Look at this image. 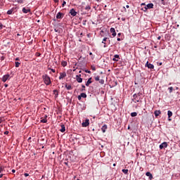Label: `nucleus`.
Returning a JSON list of instances; mask_svg holds the SVG:
<instances>
[{"label": "nucleus", "mask_w": 180, "mask_h": 180, "mask_svg": "<svg viewBox=\"0 0 180 180\" xmlns=\"http://www.w3.org/2000/svg\"><path fill=\"white\" fill-rule=\"evenodd\" d=\"M158 40H161V36H159V37H158Z\"/></svg>", "instance_id": "49"}, {"label": "nucleus", "mask_w": 180, "mask_h": 180, "mask_svg": "<svg viewBox=\"0 0 180 180\" xmlns=\"http://www.w3.org/2000/svg\"><path fill=\"white\" fill-rule=\"evenodd\" d=\"M92 70H93L94 71H95L96 69H95V68H93Z\"/></svg>", "instance_id": "60"}, {"label": "nucleus", "mask_w": 180, "mask_h": 180, "mask_svg": "<svg viewBox=\"0 0 180 180\" xmlns=\"http://www.w3.org/2000/svg\"><path fill=\"white\" fill-rule=\"evenodd\" d=\"M4 121V117H0V124Z\"/></svg>", "instance_id": "41"}, {"label": "nucleus", "mask_w": 180, "mask_h": 180, "mask_svg": "<svg viewBox=\"0 0 180 180\" xmlns=\"http://www.w3.org/2000/svg\"><path fill=\"white\" fill-rule=\"evenodd\" d=\"M4 176V174H0V178H2Z\"/></svg>", "instance_id": "55"}, {"label": "nucleus", "mask_w": 180, "mask_h": 180, "mask_svg": "<svg viewBox=\"0 0 180 180\" xmlns=\"http://www.w3.org/2000/svg\"><path fill=\"white\" fill-rule=\"evenodd\" d=\"M13 13V11L9 10L7 11V15H12Z\"/></svg>", "instance_id": "31"}, {"label": "nucleus", "mask_w": 180, "mask_h": 180, "mask_svg": "<svg viewBox=\"0 0 180 180\" xmlns=\"http://www.w3.org/2000/svg\"><path fill=\"white\" fill-rule=\"evenodd\" d=\"M54 31L57 32H58V29L55 28V29H54Z\"/></svg>", "instance_id": "48"}, {"label": "nucleus", "mask_w": 180, "mask_h": 180, "mask_svg": "<svg viewBox=\"0 0 180 180\" xmlns=\"http://www.w3.org/2000/svg\"><path fill=\"white\" fill-rule=\"evenodd\" d=\"M56 4H58V0H53Z\"/></svg>", "instance_id": "50"}, {"label": "nucleus", "mask_w": 180, "mask_h": 180, "mask_svg": "<svg viewBox=\"0 0 180 180\" xmlns=\"http://www.w3.org/2000/svg\"><path fill=\"white\" fill-rule=\"evenodd\" d=\"M145 67H148L150 70H154V65L148 63V61L146 62Z\"/></svg>", "instance_id": "5"}, {"label": "nucleus", "mask_w": 180, "mask_h": 180, "mask_svg": "<svg viewBox=\"0 0 180 180\" xmlns=\"http://www.w3.org/2000/svg\"><path fill=\"white\" fill-rule=\"evenodd\" d=\"M85 72H86L87 74H91V70H84Z\"/></svg>", "instance_id": "40"}, {"label": "nucleus", "mask_w": 180, "mask_h": 180, "mask_svg": "<svg viewBox=\"0 0 180 180\" xmlns=\"http://www.w3.org/2000/svg\"><path fill=\"white\" fill-rule=\"evenodd\" d=\"M128 130H130V125L128 126Z\"/></svg>", "instance_id": "56"}, {"label": "nucleus", "mask_w": 180, "mask_h": 180, "mask_svg": "<svg viewBox=\"0 0 180 180\" xmlns=\"http://www.w3.org/2000/svg\"><path fill=\"white\" fill-rule=\"evenodd\" d=\"M80 96H82V98H86V94L85 93H82Z\"/></svg>", "instance_id": "30"}, {"label": "nucleus", "mask_w": 180, "mask_h": 180, "mask_svg": "<svg viewBox=\"0 0 180 180\" xmlns=\"http://www.w3.org/2000/svg\"><path fill=\"white\" fill-rule=\"evenodd\" d=\"M53 94L55 95V98H58V90H53Z\"/></svg>", "instance_id": "23"}, {"label": "nucleus", "mask_w": 180, "mask_h": 180, "mask_svg": "<svg viewBox=\"0 0 180 180\" xmlns=\"http://www.w3.org/2000/svg\"><path fill=\"white\" fill-rule=\"evenodd\" d=\"M154 115H155V117H158V116H160V115H161V110H155L154 112Z\"/></svg>", "instance_id": "19"}, {"label": "nucleus", "mask_w": 180, "mask_h": 180, "mask_svg": "<svg viewBox=\"0 0 180 180\" xmlns=\"http://www.w3.org/2000/svg\"><path fill=\"white\" fill-rule=\"evenodd\" d=\"M82 127H88L89 126V120L86 119L82 123Z\"/></svg>", "instance_id": "3"}, {"label": "nucleus", "mask_w": 180, "mask_h": 180, "mask_svg": "<svg viewBox=\"0 0 180 180\" xmlns=\"http://www.w3.org/2000/svg\"><path fill=\"white\" fill-rule=\"evenodd\" d=\"M122 172L125 174V175H127V174H129V169H123Z\"/></svg>", "instance_id": "25"}, {"label": "nucleus", "mask_w": 180, "mask_h": 180, "mask_svg": "<svg viewBox=\"0 0 180 180\" xmlns=\"http://www.w3.org/2000/svg\"><path fill=\"white\" fill-rule=\"evenodd\" d=\"M84 8L86 9V11H89L91 9V6H86Z\"/></svg>", "instance_id": "33"}, {"label": "nucleus", "mask_w": 180, "mask_h": 180, "mask_svg": "<svg viewBox=\"0 0 180 180\" xmlns=\"http://www.w3.org/2000/svg\"><path fill=\"white\" fill-rule=\"evenodd\" d=\"M82 89H81V92H84V91H85V85L82 84Z\"/></svg>", "instance_id": "34"}, {"label": "nucleus", "mask_w": 180, "mask_h": 180, "mask_svg": "<svg viewBox=\"0 0 180 180\" xmlns=\"http://www.w3.org/2000/svg\"><path fill=\"white\" fill-rule=\"evenodd\" d=\"M92 82V77L89 78L88 81L86 82V86H89Z\"/></svg>", "instance_id": "20"}, {"label": "nucleus", "mask_w": 180, "mask_h": 180, "mask_svg": "<svg viewBox=\"0 0 180 180\" xmlns=\"http://www.w3.org/2000/svg\"><path fill=\"white\" fill-rule=\"evenodd\" d=\"M120 58L119 57V55L116 54L114 56V58H112V61H119Z\"/></svg>", "instance_id": "18"}, {"label": "nucleus", "mask_w": 180, "mask_h": 180, "mask_svg": "<svg viewBox=\"0 0 180 180\" xmlns=\"http://www.w3.org/2000/svg\"><path fill=\"white\" fill-rule=\"evenodd\" d=\"M110 33H112V37H116V30H115V28L113 27L110 28Z\"/></svg>", "instance_id": "13"}, {"label": "nucleus", "mask_w": 180, "mask_h": 180, "mask_svg": "<svg viewBox=\"0 0 180 180\" xmlns=\"http://www.w3.org/2000/svg\"><path fill=\"white\" fill-rule=\"evenodd\" d=\"M89 55H90V56H92V52H90V53H89Z\"/></svg>", "instance_id": "59"}, {"label": "nucleus", "mask_w": 180, "mask_h": 180, "mask_svg": "<svg viewBox=\"0 0 180 180\" xmlns=\"http://www.w3.org/2000/svg\"><path fill=\"white\" fill-rule=\"evenodd\" d=\"M147 7H145V10L144 12H146V11H147V9H153V8H154V4L153 3L148 4L147 6Z\"/></svg>", "instance_id": "6"}, {"label": "nucleus", "mask_w": 180, "mask_h": 180, "mask_svg": "<svg viewBox=\"0 0 180 180\" xmlns=\"http://www.w3.org/2000/svg\"><path fill=\"white\" fill-rule=\"evenodd\" d=\"M41 123H47V115H45L44 118H41Z\"/></svg>", "instance_id": "22"}, {"label": "nucleus", "mask_w": 180, "mask_h": 180, "mask_svg": "<svg viewBox=\"0 0 180 180\" xmlns=\"http://www.w3.org/2000/svg\"><path fill=\"white\" fill-rule=\"evenodd\" d=\"M154 49H157V46H154Z\"/></svg>", "instance_id": "63"}, {"label": "nucleus", "mask_w": 180, "mask_h": 180, "mask_svg": "<svg viewBox=\"0 0 180 180\" xmlns=\"http://www.w3.org/2000/svg\"><path fill=\"white\" fill-rule=\"evenodd\" d=\"M146 176L149 177V179L151 180L153 179V174L150 172H147L146 173Z\"/></svg>", "instance_id": "21"}, {"label": "nucleus", "mask_w": 180, "mask_h": 180, "mask_svg": "<svg viewBox=\"0 0 180 180\" xmlns=\"http://www.w3.org/2000/svg\"><path fill=\"white\" fill-rule=\"evenodd\" d=\"M10 77H11V75H4L2 78L3 82H6L8 81V79H9Z\"/></svg>", "instance_id": "9"}, {"label": "nucleus", "mask_w": 180, "mask_h": 180, "mask_svg": "<svg viewBox=\"0 0 180 180\" xmlns=\"http://www.w3.org/2000/svg\"><path fill=\"white\" fill-rule=\"evenodd\" d=\"M101 33H103V30H101Z\"/></svg>", "instance_id": "64"}, {"label": "nucleus", "mask_w": 180, "mask_h": 180, "mask_svg": "<svg viewBox=\"0 0 180 180\" xmlns=\"http://www.w3.org/2000/svg\"><path fill=\"white\" fill-rule=\"evenodd\" d=\"M100 78H101V77H99L98 75L94 76L95 81H100Z\"/></svg>", "instance_id": "29"}, {"label": "nucleus", "mask_w": 180, "mask_h": 180, "mask_svg": "<svg viewBox=\"0 0 180 180\" xmlns=\"http://www.w3.org/2000/svg\"><path fill=\"white\" fill-rule=\"evenodd\" d=\"M42 79L45 85H50L51 84V79L46 74L42 75Z\"/></svg>", "instance_id": "1"}, {"label": "nucleus", "mask_w": 180, "mask_h": 180, "mask_svg": "<svg viewBox=\"0 0 180 180\" xmlns=\"http://www.w3.org/2000/svg\"><path fill=\"white\" fill-rule=\"evenodd\" d=\"M108 37H105L103 39V41L102 43L104 44L103 47L104 48H106V43L105 41H106V40H108Z\"/></svg>", "instance_id": "24"}, {"label": "nucleus", "mask_w": 180, "mask_h": 180, "mask_svg": "<svg viewBox=\"0 0 180 180\" xmlns=\"http://www.w3.org/2000/svg\"><path fill=\"white\" fill-rule=\"evenodd\" d=\"M76 81L79 84L82 82V78H81V75H76Z\"/></svg>", "instance_id": "11"}, {"label": "nucleus", "mask_w": 180, "mask_h": 180, "mask_svg": "<svg viewBox=\"0 0 180 180\" xmlns=\"http://www.w3.org/2000/svg\"><path fill=\"white\" fill-rule=\"evenodd\" d=\"M4 134H9V131H6L4 132Z\"/></svg>", "instance_id": "44"}, {"label": "nucleus", "mask_w": 180, "mask_h": 180, "mask_svg": "<svg viewBox=\"0 0 180 180\" xmlns=\"http://www.w3.org/2000/svg\"><path fill=\"white\" fill-rule=\"evenodd\" d=\"M82 98V97L81 96V95L78 96H77L78 101H81Z\"/></svg>", "instance_id": "39"}, {"label": "nucleus", "mask_w": 180, "mask_h": 180, "mask_svg": "<svg viewBox=\"0 0 180 180\" xmlns=\"http://www.w3.org/2000/svg\"><path fill=\"white\" fill-rule=\"evenodd\" d=\"M15 61H19V58H16Z\"/></svg>", "instance_id": "52"}, {"label": "nucleus", "mask_w": 180, "mask_h": 180, "mask_svg": "<svg viewBox=\"0 0 180 180\" xmlns=\"http://www.w3.org/2000/svg\"><path fill=\"white\" fill-rule=\"evenodd\" d=\"M15 2H18V4H22L23 0H15Z\"/></svg>", "instance_id": "35"}, {"label": "nucleus", "mask_w": 180, "mask_h": 180, "mask_svg": "<svg viewBox=\"0 0 180 180\" xmlns=\"http://www.w3.org/2000/svg\"><path fill=\"white\" fill-rule=\"evenodd\" d=\"M61 65H63V67H67V61H62Z\"/></svg>", "instance_id": "27"}, {"label": "nucleus", "mask_w": 180, "mask_h": 180, "mask_svg": "<svg viewBox=\"0 0 180 180\" xmlns=\"http://www.w3.org/2000/svg\"><path fill=\"white\" fill-rule=\"evenodd\" d=\"M4 29V25L2 23H0V30H2Z\"/></svg>", "instance_id": "38"}, {"label": "nucleus", "mask_w": 180, "mask_h": 180, "mask_svg": "<svg viewBox=\"0 0 180 180\" xmlns=\"http://www.w3.org/2000/svg\"><path fill=\"white\" fill-rule=\"evenodd\" d=\"M66 4H67V2L63 1V3L62 4V6H65Z\"/></svg>", "instance_id": "43"}, {"label": "nucleus", "mask_w": 180, "mask_h": 180, "mask_svg": "<svg viewBox=\"0 0 180 180\" xmlns=\"http://www.w3.org/2000/svg\"><path fill=\"white\" fill-rule=\"evenodd\" d=\"M167 115H168V120H169V122H171V119H170V117H172V112L171 111V110H168L167 111Z\"/></svg>", "instance_id": "15"}, {"label": "nucleus", "mask_w": 180, "mask_h": 180, "mask_svg": "<svg viewBox=\"0 0 180 180\" xmlns=\"http://www.w3.org/2000/svg\"><path fill=\"white\" fill-rule=\"evenodd\" d=\"M59 74H60L59 79H64V78L67 77V72H60Z\"/></svg>", "instance_id": "4"}, {"label": "nucleus", "mask_w": 180, "mask_h": 180, "mask_svg": "<svg viewBox=\"0 0 180 180\" xmlns=\"http://www.w3.org/2000/svg\"><path fill=\"white\" fill-rule=\"evenodd\" d=\"M113 167H116V163H114V164H113Z\"/></svg>", "instance_id": "58"}, {"label": "nucleus", "mask_w": 180, "mask_h": 180, "mask_svg": "<svg viewBox=\"0 0 180 180\" xmlns=\"http://www.w3.org/2000/svg\"><path fill=\"white\" fill-rule=\"evenodd\" d=\"M87 37L89 39L91 37V33L87 34Z\"/></svg>", "instance_id": "46"}, {"label": "nucleus", "mask_w": 180, "mask_h": 180, "mask_svg": "<svg viewBox=\"0 0 180 180\" xmlns=\"http://www.w3.org/2000/svg\"><path fill=\"white\" fill-rule=\"evenodd\" d=\"M117 41H120L121 39H120V38H117Z\"/></svg>", "instance_id": "53"}, {"label": "nucleus", "mask_w": 180, "mask_h": 180, "mask_svg": "<svg viewBox=\"0 0 180 180\" xmlns=\"http://www.w3.org/2000/svg\"><path fill=\"white\" fill-rule=\"evenodd\" d=\"M17 36L19 37V36H20V34H17Z\"/></svg>", "instance_id": "62"}, {"label": "nucleus", "mask_w": 180, "mask_h": 180, "mask_svg": "<svg viewBox=\"0 0 180 180\" xmlns=\"http://www.w3.org/2000/svg\"><path fill=\"white\" fill-rule=\"evenodd\" d=\"M65 88H66L68 91H71V89H72V86H71V84H68L66 83L65 84Z\"/></svg>", "instance_id": "14"}, {"label": "nucleus", "mask_w": 180, "mask_h": 180, "mask_svg": "<svg viewBox=\"0 0 180 180\" xmlns=\"http://www.w3.org/2000/svg\"><path fill=\"white\" fill-rule=\"evenodd\" d=\"M49 70H51V71H52V72H56V70H54V69L49 68Z\"/></svg>", "instance_id": "42"}, {"label": "nucleus", "mask_w": 180, "mask_h": 180, "mask_svg": "<svg viewBox=\"0 0 180 180\" xmlns=\"http://www.w3.org/2000/svg\"><path fill=\"white\" fill-rule=\"evenodd\" d=\"M159 147L160 150H162V148H167V147H168V143L167 142H163Z\"/></svg>", "instance_id": "8"}, {"label": "nucleus", "mask_w": 180, "mask_h": 180, "mask_svg": "<svg viewBox=\"0 0 180 180\" xmlns=\"http://www.w3.org/2000/svg\"><path fill=\"white\" fill-rule=\"evenodd\" d=\"M60 127L61 129H60V131H61V133H64V131H65V125H64V124H60Z\"/></svg>", "instance_id": "16"}, {"label": "nucleus", "mask_w": 180, "mask_h": 180, "mask_svg": "<svg viewBox=\"0 0 180 180\" xmlns=\"http://www.w3.org/2000/svg\"><path fill=\"white\" fill-rule=\"evenodd\" d=\"M64 18V13L61 12H58L56 14V19H63Z\"/></svg>", "instance_id": "7"}, {"label": "nucleus", "mask_w": 180, "mask_h": 180, "mask_svg": "<svg viewBox=\"0 0 180 180\" xmlns=\"http://www.w3.org/2000/svg\"><path fill=\"white\" fill-rule=\"evenodd\" d=\"M22 11L23 13H30V8H29L24 7Z\"/></svg>", "instance_id": "10"}, {"label": "nucleus", "mask_w": 180, "mask_h": 180, "mask_svg": "<svg viewBox=\"0 0 180 180\" xmlns=\"http://www.w3.org/2000/svg\"><path fill=\"white\" fill-rule=\"evenodd\" d=\"M126 8H127V9H129V8H130V6L127 5V6H126Z\"/></svg>", "instance_id": "51"}, {"label": "nucleus", "mask_w": 180, "mask_h": 180, "mask_svg": "<svg viewBox=\"0 0 180 180\" xmlns=\"http://www.w3.org/2000/svg\"><path fill=\"white\" fill-rule=\"evenodd\" d=\"M70 13L72 16H77V11L74 8L70 10Z\"/></svg>", "instance_id": "12"}, {"label": "nucleus", "mask_w": 180, "mask_h": 180, "mask_svg": "<svg viewBox=\"0 0 180 180\" xmlns=\"http://www.w3.org/2000/svg\"><path fill=\"white\" fill-rule=\"evenodd\" d=\"M19 65H20V63L15 62V67H16V68H19Z\"/></svg>", "instance_id": "32"}, {"label": "nucleus", "mask_w": 180, "mask_h": 180, "mask_svg": "<svg viewBox=\"0 0 180 180\" xmlns=\"http://www.w3.org/2000/svg\"><path fill=\"white\" fill-rule=\"evenodd\" d=\"M169 94H172V91H174V87L170 86L168 88Z\"/></svg>", "instance_id": "28"}, {"label": "nucleus", "mask_w": 180, "mask_h": 180, "mask_svg": "<svg viewBox=\"0 0 180 180\" xmlns=\"http://www.w3.org/2000/svg\"><path fill=\"white\" fill-rule=\"evenodd\" d=\"M12 172H13V174H15V173L16 172V170L12 169Z\"/></svg>", "instance_id": "47"}, {"label": "nucleus", "mask_w": 180, "mask_h": 180, "mask_svg": "<svg viewBox=\"0 0 180 180\" xmlns=\"http://www.w3.org/2000/svg\"><path fill=\"white\" fill-rule=\"evenodd\" d=\"M131 117H136V116H137V112H131Z\"/></svg>", "instance_id": "26"}, {"label": "nucleus", "mask_w": 180, "mask_h": 180, "mask_svg": "<svg viewBox=\"0 0 180 180\" xmlns=\"http://www.w3.org/2000/svg\"><path fill=\"white\" fill-rule=\"evenodd\" d=\"M65 165H68V162H65L64 163Z\"/></svg>", "instance_id": "57"}, {"label": "nucleus", "mask_w": 180, "mask_h": 180, "mask_svg": "<svg viewBox=\"0 0 180 180\" xmlns=\"http://www.w3.org/2000/svg\"><path fill=\"white\" fill-rule=\"evenodd\" d=\"M158 65H162V63H158Z\"/></svg>", "instance_id": "54"}, {"label": "nucleus", "mask_w": 180, "mask_h": 180, "mask_svg": "<svg viewBox=\"0 0 180 180\" xmlns=\"http://www.w3.org/2000/svg\"><path fill=\"white\" fill-rule=\"evenodd\" d=\"M24 176H29V174L25 173V174H24Z\"/></svg>", "instance_id": "45"}, {"label": "nucleus", "mask_w": 180, "mask_h": 180, "mask_svg": "<svg viewBox=\"0 0 180 180\" xmlns=\"http://www.w3.org/2000/svg\"><path fill=\"white\" fill-rule=\"evenodd\" d=\"M121 34H120V33L118 34L119 37H120V36Z\"/></svg>", "instance_id": "61"}, {"label": "nucleus", "mask_w": 180, "mask_h": 180, "mask_svg": "<svg viewBox=\"0 0 180 180\" xmlns=\"http://www.w3.org/2000/svg\"><path fill=\"white\" fill-rule=\"evenodd\" d=\"M107 129H108V125L106 124H104L101 128V131H103V133H105Z\"/></svg>", "instance_id": "17"}, {"label": "nucleus", "mask_w": 180, "mask_h": 180, "mask_svg": "<svg viewBox=\"0 0 180 180\" xmlns=\"http://www.w3.org/2000/svg\"><path fill=\"white\" fill-rule=\"evenodd\" d=\"M99 83L101 84H105V80L101 79V80L99 81Z\"/></svg>", "instance_id": "37"}, {"label": "nucleus", "mask_w": 180, "mask_h": 180, "mask_svg": "<svg viewBox=\"0 0 180 180\" xmlns=\"http://www.w3.org/2000/svg\"><path fill=\"white\" fill-rule=\"evenodd\" d=\"M4 166H0V174L1 172H2V171H4Z\"/></svg>", "instance_id": "36"}, {"label": "nucleus", "mask_w": 180, "mask_h": 180, "mask_svg": "<svg viewBox=\"0 0 180 180\" xmlns=\"http://www.w3.org/2000/svg\"><path fill=\"white\" fill-rule=\"evenodd\" d=\"M140 95H141V94L140 93H139L138 95L134 94L133 102H134L135 103H137V102H141V98H140Z\"/></svg>", "instance_id": "2"}]
</instances>
